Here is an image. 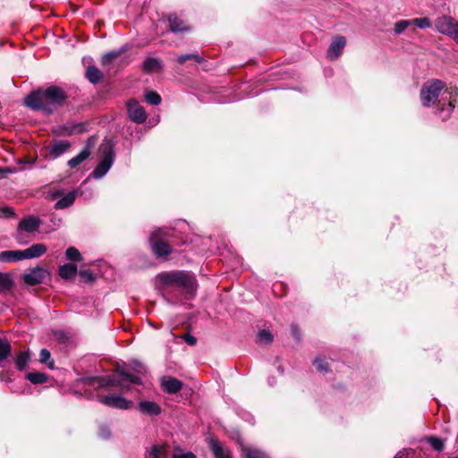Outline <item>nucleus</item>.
<instances>
[{
    "label": "nucleus",
    "instance_id": "c9c22d12",
    "mask_svg": "<svg viewBox=\"0 0 458 458\" xmlns=\"http://www.w3.org/2000/svg\"><path fill=\"white\" fill-rule=\"evenodd\" d=\"M13 285V281L7 274L0 273V292L10 289Z\"/></svg>",
    "mask_w": 458,
    "mask_h": 458
},
{
    "label": "nucleus",
    "instance_id": "f257e3e1",
    "mask_svg": "<svg viewBox=\"0 0 458 458\" xmlns=\"http://www.w3.org/2000/svg\"><path fill=\"white\" fill-rule=\"evenodd\" d=\"M67 99L65 91L57 87L50 86L46 89H38L31 92L25 98V105L34 111H42L52 114L55 108L62 106Z\"/></svg>",
    "mask_w": 458,
    "mask_h": 458
},
{
    "label": "nucleus",
    "instance_id": "c756f323",
    "mask_svg": "<svg viewBox=\"0 0 458 458\" xmlns=\"http://www.w3.org/2000/svg\"><path fill=\"white\" fill-rule=\"evenodd\" d=\"M39 362L42 364H46L50 369H53L55 367V362L51 360L50 352L47 349H42L39 353Z\"/></svg>",
    "mask_w": 458,
    "mask_h": 458
},
{
    "label": "nucleus",
    "instance_id": "2f4dec72",
    "mask_svg": "<svg viewBox=\"0 0 458 458\" xmlns=\"http://www.w3.org/2000/svg\"><path fill=\"white\" fill-rule=\"evenodd\" d=\"M258 343L259 344H269L273 342L274 336L271 334V332L261 329L258 333Z\"/></svg>",
    "mask_w": 458,
    "mask_h": 458
},
{
    "label": "nucleus",
    "instance_id": "72a5a7b5",
    "mask_svg": "<svg viewBox=\"0 0 458 458\" xmlns=\"http://www.w3.org/2000/svg\"><path fill=\"white\" fill-rule=\"evenodd\" d=\"M411 25H415L420 29H428L431 27V21L427 17L415 18L411 20Z\"/></svg>",
    "mask_w": 458,
    "mask_h": 458
},
{
    "label": "nucleus",
    "instance_id": "4be33fe9",
    "mask_svg": "<svg viewBox=\"0 0 458 458\" xmlns=\"http://www.w3.org/2000/svg\"><path fill=\"white\" fill-rule=\"evenodd\" d=\"M76 191H71L67 194L62 195V197L55 204V209H64L72 206L76 199Z\"/></svg>",
    "mask_w": 458,
    "mask_h": 458
},
{
    "label": "nucleus",
    "instance_id": "3c124183",
    "mask_svg": "<svg viewBox=\"0 0 458 458\" xmlns=\"http://www.w3.org/2000/svg\"><path fill=\"white\" fill-rule=\"evenodd\" d=\"M59 195H60V192L57 191H55V192L51 194V199H55Z\"/></svg>",
    "mask_w": 458,
    "mask_h": 458
},
{
    "label": "nucleus",
    "instance_id": "9b49d317",
    "mask_svg": "<svg viewBox=\"0 0 458 458\" xmlns=\"http://www.w3.org/2000/svg\"><path fill=\"white\" fill-rule=\"evenodd\" d=\"M127 110L130 119L134 123H142L146 121L145 109L136 100L131 99L127 102Z\"/></svg>",
    "mask_w": 458,
    "mask_h": 458
},
{
    "label": "nucleus",
    "instance_id": "e433bc0d",
    "mask_svg": "<svg viewBox=\"0 0 458 458\" xmlns=\"http://www.w3.org/2000/svg\"><path fill=\"white\" fill-rule=\"evenodd\" d=\"M145 100L150 105L157 106L161 103V97L155 91H148L145 95Z\"/></svg>",
    "mask_w": 458,
    "mask_h": 458
},
{
    "label": "nucleus",
    "instance_id": "de8ad7c7",
    "mask_svg": "<svg viewBox=\"0 0 458 458\" xmlns=\"http://www.w3.org/2000/svg\"><path fill=\"white\" fill-rule=\"evenodd\" d=\"M183 340L186 342L187 344L193 346L197 344V339L193 335L190 334H186L182 336Z\"/></svg>",
    "mask_w": 458,
    "mask_h": 458
},
{
    "label": "nucleus",
    "instance_id": "aec40b11",
    "mask_svg": "<svg viewBox=\"0 0 458 458\" xmlns=\"http://www.w3.org/2000/svg\"><path fill=\"white\" fill-rule=\"evenodd\" d=\"M182 382L176 378L169 377L162 381V388L168 394H176L182 389Z\"/></svg>",
    "mask_w": 458,
    "mask_h": 458
},
{
    "label": "nucleus",
    "instance_id": "7c9ffc66",
    "mask_svg": "<svg viewBox=\"0 0 458 458\" xmlns=\"http://www.w3.org/2000/svg\"><path fill=\"white\" fill-rule=\"evenodd\" d=\"M11 344L6 340L0 338V362L7 359L11 353Z\"/></svg>",
    "mask_w": 458,
    "mask_h": 458
},
{
    "label": "nucleus",
    "instance_id": "49530a36",
    "mask_svg": "<svg viewBox=\"0 0 458 458\" xmlns=\"http://www.w3.org/2000/svg\"><path fill=\"white\" fill-rule=\"evenodd\" d=\"M173 458H197L196 455L191 453V452H188V453H181V452H178V453H174L173 454Z\"/></svg>",
    "mask_w": 458,
    "mask_h": 458
},
{
    "label": "nucleus",
    "instance_id": "a878e982",
    "mask_svg": "<svg viewBox=\"0 0 458 458\" xmlns=\"http://www.w3.org/2000/svg\"><path fill=\"white\" fill-rule=\"evenodd\" d=\"M161 62L157 58H148L143 62V70L146 72H153L160 70Z\"/></svg>",
    "mask_w": 458,
    "mask_h": 458
},
{
    "label": "nucleus",
    "instance_id": "f704fd0d",
    "mask_svg": "<svg viewBox=\"0 0 458 458\" xmlns=\"http://www.w3.org/2000/svg\"><path fill=\"white\" fill-rule=\"evenodd\" d=\"M55 339L60 344H68L72 338L70 333L64 330H56L54 332Z\"/></svg>",
    "mask_w": 458,
    "mask_h": 458
},
{
    "label": "nucleus",
    "instance_id": "6e6552de",
    "mask_svg": "<svg viewBox=\"0 0 458 458\" xmlns=\"http://www.w3.org/2000/svg\"><path fill=\"white\" fill-rule=\"evenodd\" d=\"M435 27L442 34L447 35L458 43V22L449 17L442 16L436 20Z\"/></svg>",
    "mask_w": 458,
    "mask_h": 458
},
{
    "label": "nucleus",
    "instance_id": "4468645a",
    "mask_svg": "<svg viewBox=\"0 0 458 458\" xmlns=\"http://www.w3.org/2000/svg\"><path fill=\"white\" fill-rule=\"evenodd\" d=\"M71 147V143L68 140H55L48 148L47 156L51 159H56L64 154Z\"/></svg>",
    "mask_w": 458,
    "mask_h": 458
},
{
    "label": "nucleus",
    "instance_id": "ea45409f",
    "mask_svg": "<svg viewBox=\"0 0 458 458\" xmlns=\"http://www.w3.org/2000/svg\"><path fill=\"white\" fill-rule=\"evenodd\" d=\"M411 25V20H401L394 25V33L396 35L402 34Z\"/></svg>",
    "mask_w": 458,
    "mask_h": 458
},
{
    "label": "nucleus",
    "instance_id": "20e7f679",
    "mask_svg": "<svg viewBox=\"0 0 458 458\" xmlns=\"http://www.w3.org/2000/svg\"><path fill=\"white\" fill-rule=\"evenodd\" d=\"M118 374L121 378H117L114 376H103L95 377V379L98 383V386L101 388L110 387V386H120L125 388L124 382H128L132 385H140L141 379L140 377L135 376L128 372L125 369H118Z\"/></svg>",
    "mask_w": 458,
    "mask_h": 458
},
{
    "label": "nucleus",
    "instance_id": "39448f33",
    "mask_svg": "<svg viewBox=\"0 0 458 458\" xmlns=\"http://www.w3.org/2000/svg\"><path fill=\"white\" fill-rule=\"evenodd\" d=\"M445 88V82L440 80H429L420 89V101L423 106L429 107L436 103L440 92Z\"/></svg>",
    "mask_w": 458,
    "mask_h": 458
},
{
    "label": "nucleus",
    "instance_id": "09e8293b",
    "mask_svg": "<svg viewBox=\"0 0 458 458\" xmlns=\"http://www.w3.org/2000/svg\"><path fill=\"white\" fill-rule=\"evenodd\" d=\"M100 435L104 437V438H106L110 436V431L107 428H102L101 430H100Z\"/></svg>",
    "mask_w": 458,
    "mask_h": 458
},
{
    "label": "nucleus",
    "instance_id": "c03bdc74",
    "mask_svg": "<svg viewBox=\"0 0 458 458\" xmlns=\"http://www.w3.org/2000/svg\"><path fill=\"white\" fill-rule=\"evenodd\" d=\"M79 274H80L81 277L83 279V281H85L87 283L93 282L95 279L93 273L89 269L81 270L79 272Z\"/></svg>",
    "mask_w": 458,
    "mask_h": 458
},
{
    "label": "nucleus",
    "instance_id": "f8f14e48",
    "mask_svg": "<svg viewBox=\"0 0 458 458\" xmlns=\"http://www.w3.org/2000/svg\"><path fill=\"white\" fill-rule=\"evenodd\" d=\"M94 143H95L94 138L90 137L87 141L86 147L77 156H75L74 157L71 158L68 161V164H67L68 166L71 169H73L76 166H78L79 165H81L83 161H85L90 156V153H91L90 149H91L92 146L94 145Z\"/></svg>",
    "mask_w": 458,
    "mask_h": 458
},
{
    "label": "nucleus",
    "instance_id": "58836bf2",
    "mask_svg": "<svg viewBox=\"0 0 458 458\" xmlns=\"http://www.w3.org/2000/svg\"><path fill=\"white\" fill-rule=\"evenodd\" d=\"M65 256L69 260L77 261L81 259L80 251L74 247H69L66 250Z\"/></svg>",
    "mask_w": 458,
    "mask_h": 458
},
{
    "label": "nucleus",
    "instance_id": "0eeeda50",
    "mask_svg": "<svg viewBox=\"0 0 458 458\" xmlns=\"http://www.w3.org/2000/svg\"><path fill=\"white\" fill-rule=\"evenodd\" d=\"M165 235L166 233L159 228L155 230L149 237L152 251L157 258L167 257L172 252L169 244L163 240Z\"/></svg>",
    "mask_w": 458,
    "mask_h": 458
},
{
    "label": "nucleus",
    "instance_id": "dca6fc26",
    "mask_svg": "<svg viewBox=\"0 0 458 458\" xmlns=\"http://www.w3.org/2000/svg\"><path fill=\"white\" fill-rule=\"evenodd\" d=\"M47 250V248L43 243H35L32 244L30 247H29L26 250H22L23 259H36L43 254H45Z\"/></svg>",
    "mask_w": 458,
    "mask_h": 458
},
{
    "label": "nucleus",
    "instance_id": "603ef678",
    "mask_svg": "<svg viewBox=\"0 0 458 458\" xmlns=\"http://www.w3.org/2000/svg\"><path fill=\"white\" fill-rule=\"evenodd\" d=\"M404 452H399L394 458H403Z\"/></svg>",
    "mask_w": 458,
    "mask_h": 458
},
{
    "label": "nucleus",
    "instance_id": "a19ab883",
    "mask_svg": "<svg viewBox=\"0 0 458 458\" xmlns=\"http://www.w3.org/2000/svg\"><path fill=\"white\" fill-rule=\"evenodd\" d=\"M313 365L316 367V369L319 372L328 371V363L321 358H316L313 360Z\"/></svg>",
    "mask_w": 458,
    "mask_h": 458
},
{
    "label": "nucleus",
    "instance_id": "412c9836",
    "mask_svg": "<svg viewBox=\"0 0 458 458\" xmlns=\"http://www.w3.org/2000/svg\"><path fill=\"white\" fill-rule=\"evenodd\" d=\"M210 447L215 458H232L231 452L225 448L220 442L212 440Z\"/></svg>",
    "mask_w": 458,
    "mask_h": 458
},
{
    "label": "nucleus",
    "instance_id": "a211bd4d",
    "mask_svg": "<svg viewBox=\"0 0 458 458\" xmlns=\"http://www.w3.org/2000/svg\"><path fill=\"white\" fill-rule=\"evenodd\" d=\"M22 250H4L0 252V261L4 263L16 262L20 260H23Z\"/></svg>",
    "mask_w": 458,
    "mask_h": 458
},
{
    "label": "nucleus",
    "instance_id": "5701e85b",
    "mask_svg": "<svg viewBox=\"0 0 458 458\" xmlns=\"http://www.w3.org/2000/svg\"><path fill=\"white\" fill-rule=\"evenodd\" d=\"M30 360V353L29 351L20 352L14 359L15 368L18 370H24Z\"/></svg>",
    "mask_w": 458,
    "mask_h": 458
},
{
    "label": "nucleus",
    "instance_id": "c85d7f7f",
    "mask_svg": "<svg viewBox=\"0 0 458 458\" xmlns=\"http://www.w3.org/2000/svg\"><path fill=\"white\" fill-rule=\"evenodd\" d=\"M454 109V104L453 102H448L446 106H443L442 107L437 109V114L443 121H445L451 116V114L453 113Z\"/></svg>",
    "mask_w": 458,
    "mask_h": 458
},
{
    "label": "nucleus",
    "instance_id": "4c0bfd02",
    "mask_svg": "<svg viewBox=\"0 0 458 458\" xmlns=\"http://www.w3.org/2000/svg\"><path fill=\"white\" fill-rule=\"evenodd\" d=\"M427 441L436 451L440 452L444 449V441L441 438L430 437L427 439Z\"/></svg>",
    "mask_w": 458,
    "mask_h": 458
},
{
    "label": "nucleus",
    "instance_id": "f3484780",
    "mask_svg": "<svg viewBox=\"0 0 458 458\" xmlns=\"http://www.w3.org/2000/svg\"><path fill=\"white\" fill-rule=\"evenodd\" d=\"M168 21L170 30L174 33L190 30V27L186 24V22L176 14H171L168 18Z\"/></svg>",
    "mask_w": 458,
    "mask_h": 458
},
{
    "label": "nucleus",
    "instance_id": "6ab92c4d",
    "mask_svg": "<svg viewBox=\"0 0 458 458\" xmlns=\"http://www.w3.org/2000/svg\"><path fill=\"white\" fill-rule=\"evenodd\" d=\"M148 458H169L166 445H153L146 454Z\"/></svg>",
    "mask_w": 458,
    "mask_h": 458
},
{
    "label": "nucleus",
    "instance_id": "1a4fd4ad",
    "mask_svg": "<svg viewBox=\"0 0 458 458\" xmlns=\"http://www.w3.org/2000/svg\"><path fill=\"white\" fill-rule=\"evenodd\" d=\"M49 277V272L42 267L37 266L22 276L26 284L35 285L43 283Z\"/></svg>",
    "mask_w": 458,
    "mask_h": 458
},
{
    "label": "nucleus",
    "instance_id": "b1692460",
    "mask_svg": "<svg viewBox=\"0 0 458 458\" xmlns=\"http://www.w3.org/2000/svg\"><path fill=\"white\" fill-rule=\"evenodd\" d=\"M242 451L245 458H269L266 453L255 447L242 446Z\"/></svg>",
    "mask_w": 458,
    "mask_h": 458
},
{
    "label": "nucleus",
    "instance_id": "37998d69",
    "mask_svg": "<svg viewBox=\"0 0 458 458\" xmlns=\"http://www.w3.org/2000/svg\"><path fill=\"white\" fill-rule=\"evenodd\" d=\"M15 216V211L11 207H4L0 208V217L11 218Z\"/></svg>",
    "mask_w": 458,
    "mask_h": 458
},
{
    "label": "nucleus",
    "instance_id": "ddd939ff",
    "mask_svg": "<svg viewBox=\"0 0 458 458\" xmlns=\"http://www.w3.org/2000/svg\"><path fill=\"white\" fill-rule=\"evenodd\" d=\"M346 40L343 36L335 37L327 49V57L330 60L337 59L343 52Z\"/></svg>",
    "mask_w": 458,
    "mask_h": 458
},
{
    "label": "nucleus",
    "instance_id": "bb28decb",
    "mask_svg": "<svg viewBox=\"0 0 458 458\" xmlns=\"http://www.w3.org/2000/svg\"><path fill=\"white\" fill-rule=\"evenodd\" d=\"M86 77L91 83H98L102 78V72L96 66H89L86 71Z\"/></svg>",
    "mask_w": 458,
    "mask_h": 458
},
{
    "label": "nucleus",
    "instance_id": "f03ea898",
    "mask_svg": "<svg viewBox=\"0 0 458 458\" xmlns=\"http://www.w3.org/2000/svg\"><path fill=\"white\" fill-rule=\"evenodd\" d=\"M157 279L163 284L164 291H176L184 300H190L196 294L198 284L195 276L191 272H163L157 276Z\"/></svg>",
    "mask_w": 458,
    "mask_h": 458
},
{
    "label": "nucleus",
    "instance_id": "79ce46f5",
    "mask_svg": "<svg viewBox=\"0 0 458 458\" xmlns=\"http://www.w3.org/2000/svg\"><path fill=\"white\" fill-rule=\"evenodd\" d=\"M445 94L449 96L448 102H453L454 104L458 98V88L456 86H449L445 89Z\"/></svg>",
    "mask_w": 458,
    "mask_h": 458
},
{
    "label": "nucleus",
    "instance_id": "2eb2a0df",
    "mask_svg": "<svg viewBox=\"0 0 458 458\" xmlns=\"http://www.w3.org/2000/svg\"><path fill=\"white\" fill-rule=\"evenodd\" d=\"M138 409L140 413L147 416H157L161 413V407L152 401H140L138 403Z\"/></svg>",
    "mask_w": 458,
    "mask_h": 458
},
{
    "label": "nucleus",
    "instance_id": "864d4df0",
    "mask_svg": "<svg viewBox=\"0 0 458 458\" xmlns=\"http://www.w3.org/2000/svg\"><path fill=\"white\" fill-rule=\"evenodd\" d=\"M2 173V169L0 168V174Z\"/></svg>",
    "mask_w": 458,
    "mask_h": 458
},
{
    "label": "nucleus",
    "instance_id": "8fccbe9b",
    "mask_svg": "<svg viewBox=\"0 0 458 458\" xmlns=\"http://www.w3.org/2000/svg\"><path fill=\"white\" fill-rule=\"evenodd\" d=\"M292 330H293V335L295 336V338L299 340V339H300V335H299V331H298L297 327H296V326H293V327H292Z\"/></svg>",
    "mask_w": 458,
    "mask_h": 458
},
{
    "label": "nucleus",
    "instance_id": "393cba45",
    "mask_svg": "<svg viewBox=\"0 0 458 458\" xmlns=\"http://www.w3.org/2000/svg\"><path fill=\"white\" fill-rule=\"evenodd\" d=\"M76 273L77 267L71 263L64 264L59 267V276L64 279L72 278Z\"/></svg>",
    "mask_w": 458,
    "mask_h": 458
},
{
    "label": "nucleus",
    "instance_id": "cd10ccee",
    "mask_svg": "<svg viewBox=\"0 0 458 458\" xmlns=\"http://www.w3.org/2000/svg\"><path fill=\"white\" fill-rule=\"evenodd\" d=\"M26 378L34 385L46 383L48 377L45 373L41 372H30L26 374Z\"/></svg>",
    "mask_w": 458,
    "mask_h": 458
},
{
    "label": "nucleus",
    "instance_id": "7ed1b4c3",
    "mask_svg": "<svg viewBox=\"0 0 458 458\" xmlns=\"http://www.w3.org/2000/svg\"><path fill=\"white\" fill-rule=\"evenodd\" d=\"M101 160L91 174L95 179H100L105 176L112 167L114 161V150L112 140L105 139L99 147Z\"/></svg>",
    "mask_w": 458,
    "mask_h": 458
},
{
    "label": "nucleus",
    "instance_id": "9d476101",
    "mask_svg": "<svg viewBox=\"0 0 458 458\" xmlns=\"http://www.w3.org/2000/svg\"><path fill=\"white\" fill-rule=\"evenodd\" d=\"M99 403L120 410H128L131 406V402L120 394H113L105 396H98Z\"/></svg>",
    "mask_w": 458,
    "mask_h": 458
},
{
    "label": "nucleus",
    "instance_id": "a18cd8bd",
    "mask_svg": "<svg viewBox=\"0 0 458 458\" xmlns=\"http://www.w3.org/2000/svg\"><path fill=\"white\" fill-rule=\"evenodd\" d=\"M119 55V52H109L102 57V64L106 65Z\"/></svg>",
    "mask_w": 458,
    "mask_h": 458
},
{
    "label": "nucleus",
    "instance_id": "473e14b6",
    "mask_svg": "<svg viewBox=\"0 0 458 458\" xmlns=\"http://www.w3.org/2000/svg\"><path fill=\"white\" fill-rule=\"evenodd\" d=\"M188 60H193L196 63H201L203 61V58L199 55L198 54L191 53V54H186V55H181L177 57V62L180 64H184Z\"/></svg>",
    "mask_w": 458,
    "mask_h": 458
},
{
    "label": "nucleus",
    "instance_id": "423d86ee",
    "mask_svg": "<svg viewBox=\"0 0 458 458\" xmlns=\"http://www.w3.org/2000/svg\"><path fill=\"white\" fill-rule=\"evenodd\" d=\"M42 225V221L39 217L35 216H26L22 218L17 226L16 233L14 234V239L21 244L23 243V233H32L37 232L40 225Z\"/></svg>",
    "mask_w": 458,
    "mask_h": 458
}]
</instances>
